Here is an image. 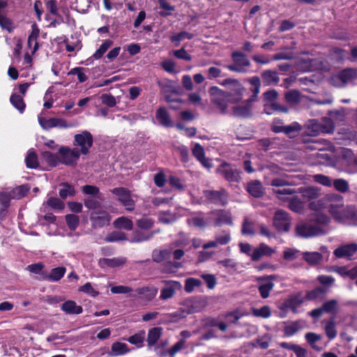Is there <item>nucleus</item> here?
<instances>
[{
  "label": "nucleus",
  "mask_w": 357,
  "mask_h": 357,
  "mask_svg": "<svg viewBox=\"0 0 357 357\" xmlns=\"http://www.w3.org/2000/svg\"><path fill=\"white\" fill-rule=\"evenodd\" d=\"M110 192L114 195L117 200L126 211H132L135 208V200L130 190L123 187H117L110 190Z\"/></svg>",
  "instance_id": "f257e3e1"
},
{
  "label": "nucleus",
  "mask_w": 357,
  "mask_h": 357,
  "mask_svg": "<svg viewBox=\"0 0 357 357\" xmlns=\"http://www.w3.org/2000/svg\"><path fill=\"white\" fill-rule=\"evenodd\" d=\"M221 84L228 88V91L225 92L229 97V102L236 103L242 100L245 88L238 79L227 78L224 79Z\"/></svg>",
  "instance_id": "f03ea898"
},
{
  "label": "nucleus",
  "mask_w": 357,
  "mask_h": 357,
  "mask_svg": "<svg viewBox=\"0 0 357 357\" xmlns=\"http://www.w3.org/2000/svg\"><path fill=\"white\" fill-rule=\"evenodd\" d=\"M211 102L220 109L222 114L227 113V102H229L228 94L218 86H212L209 89Z\"/></svg>",
  "instance_id": "7ed1b4c3"
},
{
  "label": "nucleus",
  "mask_w": 357,
  "mask_h": 357,
  "mask_svg": "<svg viewBox=\"0 0 357 357\" xmlns=\"http://www.w3.org/2000/svg\"><path fill=\"white\" fill-rule=\"evenodd\" d=\"M216 172L229 183H238L241 180V172L226 162H222L217 167Z\"/></svg>",
  "instance_id": "20e7f679"
},
{
  "label": "nucleus",
  "mask_w": 357,
  "mask_h": 357,
  "mask_svg": "<svg viewBox=\"0 0 357 357\" xmlns=\"http://www.w3.org/2000/svg\"><path fill=\"white\" fill-rule=\"evenodd\" d=\"M60 163L67 166H75L80 157V152L77 147L70 149L68 146H61L59 149Z\"/></svg>",
  "instance_id": "39448f33"
},
{
  "label": "nucleus",
  "mask_w": 357,
  "mask_h": 357,
  "mask_svg": "<svg viewBox=\"0 0 357 357\" xmlns=\"http://www.w3.org/2000/svg\"><path fill=\"white\" fill-rule=\"evenodd\" d=\"M231 58L234 64L227 65V69L232 72L245 73L247 72V68L250 67L251 63L247 56L239 51L232 52Z\"/></svg>",
  "instance_id": "423d86ee"
},
{
  "label": "nucleus",
  "mask_w": 357,
  "mask_h": 357,
  "mask_svg": "<svg viewBox=\"0 0 357 357\" xmlns=\"http://www.w3.org/2000/svg\"><path fill=\"white\" fill-rule=\"evenodd\" d=\"M357 77V71L355 68H345L331 79V84L335 87H344L349 82Z\"/></svg>",
  "instance_id": "0eeeda50"
},
{
  "label": "nucleus",
  "mask_w": 357,
  "mask_h": 357,
  "mask_svg": "<svg viewBox=\"0 0 357 357\" xmlns=\"http://www.w3.org/2000/svg\"><path fill=\"white\" fill-rule=\"evenodd\" d=\"M93 138L91 133L87 130L82 131L81 133L76 134L74 136L73 145L80 147L79 152L82 155H88L89 150L92 147Z\"/></svg>",
  "instance_id": "6e6552de"
},
{
  "label": "nucleus",
  "mask_w": 357,
  "mask_h": 357,
  "mask_svg": "<svg viewBox=\"0 0 357 357\" xmlns=\"http://www.w3.org/2000/svg\"><path fill=\"white\" fill-rule=\"evenodd\" d=\"M334 130V124L331 119L326 120V126H322L315 119L309 121L306 125V130L305 133L307 136L315 137L319 133H328L332 132Z\"/></svg>",
  "instance_id": "1a4fd4ad"
},
{
  "label": "nucleus",
  "mask_w": 357,
  "mask_h": 357,
  "mask_svg": "<svg viewBox=\"0 0 357 357\" xmlns=\"http://www.w3.org/2000/svg\"><path fill=\"white\" fill-rule=\"evenodd\" d=\"M291 219L289 213L282 209L275 211L273 225L278 231L287 232L290 229Z\"/></svg>",
  "instance_id": "9d476101"
},
{
  "label": "nucleus",
  "mask_w": 357,
  "mask_h": 357,
  "mask_svg": "<svg viewBox=\"0 0 357 357\" xmlns=\"http://www.w3.org/2000/svg\"><path fill=\"white\" fill-rule=\"evenodd\" d=\"M296 232L298 236L303 238H309L324 234V229L320 226H314L312 222L298 225L296 227Z\"/></svg>",
  "instance_id": "9b49d317"
},
{
  "label": "nucleus",
  "mask_w": 357,
  "mask_h": 357,
  "mask_svg": "<svg viewBox=\"0 0 357 357\" xmlns=\"http://www.w3.org/2000/svg\"><path fill=\"white\" fill-rule=\"evenodd\" d=\"M277 278L275 275H264L257 278V282L259 284L258 290L262 298H267L270 295V291L274 287L273 280Z\"/></svg>",
  "instance_id": "f8f14e48"
},
{
  "label": "nucleus",
  "mask_w": 357,
  "mask_h": 357,
  "mask_svg": "<svg viewBox=\"0 0 357 357\" xmlns=\"http://www.w3.org/2000/svg\"><path fill=\"white\" fill-rule=\"evenodd\" d=\"M90 220L93 229L102 228L109 225L111 215L104 210L93 211L90 213Z\"/></svg>",
  "instance_id": "ddd939ff"
},
{
  "label": "nucleus",
  "mask_w": 357,
  "mask_h": 357,
  "mask_svg": "<svg viewBox=\"0 0 357 357\" xmlns=\"http://www.w3.org/2000/svg\"><path fill=\"white\" fill-rule=\"evenodd\" d=\"M204 195L208 201L216 205L225 206L228 201V194L224 188L220 190H204Z\"/></svg>",
  "instance_id": "4468645a"
},
{
  "label": "nucleus",
  "mask_w": 357,
  "mask_h": 357,
  "mask_svg": "<svg viewBox=\"0 0 357 357\" xmlns=\"http://www.w3.org/2000/svg\"><path fill=\"white\" fill-rule=\"evenodd\" d=\"M209 218L214 220L215 227L222 225H232V217L231 213L225 210H214L209 213Z\"/></svg>",
  "instance_id": "2eb2a0df"
},
{
  "label": "nucleus",
  "mask_w": 357,
  "mask_h": 357,
  "mask_svg": "<svg viewBox=\"0 0 357 357\" xmlns=\"http://www.w3.org/2000/svg\"><path fill=\"white\" fill-rule=\"evenodd\" d=\"M357 252V243L342 245L337 247L333 252L337 258H347L351 259V257Z\"/></svg>",
  "instance_id": "dca6fc26"
},
{
  "label": "nucleus",
  "mask_w": 357,
  "mask_h": 357,
  "mask_svg": "<svg viewBox=\"0 0 357 357\" xmlns=\"http://www.w3.org/2000/svg\"><path fill=\"white\" fill-rule=\"evenodd\" d=\"M302 130V126L298 122H293L290 125L284 126H276L273 128V132L275 133L283 132L290 138L294 137Z\"/></svg>",
  "instance_id": "f3484780"
},
{
  "label": "nucleus",
  "mask_w": 357,
  "mask_h": 357,
  "mask_svg": "<svg viewBox=\"0 0 357 357\" xmlns=\"http://www.w3.org/2000/svg\"><path fill=\"white\" fill-rule=\"evenodd\" d=\"M165 287L162 289L160 298L162 300H167L175 294L176 290L181 289V284L177 281H166Z\"/></svg>",
  "instance_id": "a211bd4d"
},
{
  "label": "nucleus",
  "mask_w": 357,
  "mask_h": 357,
  "mask_svg": "<svg viewBox=\"0 0 357 357\" xmlns=\"http://www.w3.org/2000/svg\"><path fill=\"white\" fill-rule=\"evenodd\" d=\"M262 83L264 86H275L280 82V77L276 71L272 70H265L261 74Z\"/></svg>",
  "instance_id": "6ab92c4d"
},
{
  "label": "nucleus",
  "mask_w": 357,
  "mask_h": 357,
  "mask_svg": "<svg viewBox=\"0 0 357 357\" xmlns=\"http://www.w3.org/2000/svg\"><path fill=\"white\" fill-rule=\"evenodd\" d=\"M248 192L255 198H261L264 195V189L259 180L251 181L246 186Z\"/></svg>",
  "instance_id": "aec40b11"
},
{
  "label": "nucleus",
  "mask_w": 357,
  "mask_h": 357,
  "mask_svg": "<svg viewBox=\"0 0 357 357\" xmlns=\"http://www.w3.org/2000/svg\"><path fill=\"white\" fill-rule=\"evenodd\" d=\"M66 268L64 266H59L52 268L50 273L43 274V280L56 282L59 281L65 275Z\"/></svg>",
  "instance_id": "412c9836"
},
{
  "label": "nucleus",
  "mask_w": 357,
  "mask_h": 357,
  "mask_svg": "<svg viewBox=\"0 0 357 357\" xmlns=\"http://www.w3.org/2000/svg\"><path fill=\"white\" fill-rule=\"evenodd\" d=\"M137 295L147 301H152L158 294V288L153 286L143 287L135 289Z\"/></svg>",
  "instance_id": "4be33fe9"
},
{
  "label": "nucleus",
  "mask_w": 357,
  "mask_h": 357,
  "mask_svg": "<svg viewBox=\"0 0 357 357\" xmlns=\"http://www.w3.org/2000/svg\"><path fill=\"white\" fill-rule=\"evenodd\" d=\"M61 309L67 314H79L83 312V308L81 305H77L74 301H67L64 302Z\"/></svg>",
  "instance_id": "5701e85b"
},
{
  "label": "nucleus",
  "mask_w": 357,
  "mask_h": 357,
  "mask_svg": "<svg viewBox=\"0 0 357 357\" xmlns=\"http://www.w3.org/2000/svg\"><path fill=\"white\" fill-rule=\"evenodd\" d=\"M298 192L307 200L316 199L321 195L320 189L314 186L301 188Z\"/></svg>",
  "instance_id": "b1692460"
},
{
  "label": "nucleus",
  "mask_w": 357,
  "mask_h": 357,
  "mask_svg": "<svg viewBox=\"0 0 357 357\" xmlns=\"http://www.w3.org/2000/svg\"><path fill=\"white\" fill-rule=\"evenodd\" d=\"M155 118L159 121L160 125L164 127L169 128L173 125L168 112L164 107H160L157 109Z\"/></svg>",
  "instance_id": "393cba45"
},
{
  "label": "nucleus",
  "mask_w": 357,
  "mask_h": 357,
  "mask_svg": "<svg viewBox=\"0 0 357 357\" xmlns=\"http://www.w3.org/2000/svg\"><path fill=\"white\" fill-rule=\"evenodd\" d=\"M126 258L125 257H115V258H103L100 259V264L101 266H108L111 268L119 267L126 263Z\"/></svg>",
  "instance_id": "a878e982"
},
{
  "label": "nucleus",
  "mask_w": 357,
  "mask_h": 357,
  "mask_svg": "<svg viewBox=\"0 0 357 357\" xmlns=\"http://www.w3.org/2000/svg\"><path fill=\"white\" fill-rule=\"evenodd\" d=\"M274 112L287 113L289 112V109L287 106L281 105L277 102H273L271 103H265L264 105V112L265 114L271 115Z\"/></svg>",
  "instance_id": "bb28decb"
},
{
  "label": "nucleus",
  "mask_w": 357,
  "mask_h": 357,
  "mask_svg": "<svg viewBox=\"0 0 357 357\" xmlns=\"http://www.w3.org/2000/svg\"><path fill=\"white\" fill-rule=\"evenodd\" d=\"M233 114L236 117L250 118L252 116V107L246 102L243 105L233 107Z\"/></svg>",
  "instance_id": "cd10ccee"
},
{
  "label": "nucleus",
  "mask_w": 357,
  "mask_h": 357,
  "mask_svg": "<svg viewBox=\"0 0 357 357\" xmlns=\"http://www.w3.org/2000/svg\"><path fill=\"white\" fill-rule=\"evenodd\" d=\"M40 30L36 24L32 25V31L29 34L27 40V45L29 47L33 45L32 53L34 54L38 49V43L37 38L39 36Z\"/></svg>",
  "instance_id": "c85d7f7f"
},
{
  "label": "nucleus",
  "mask_w": 357,
  "mask_h": 357,
  "mask_svg": "<svg viewBox=\"0 0 357 357\" xmlns=\"http://www.w3.org/2000/svg\"><path fill=\"white\" fill-rule=\"evenodd\" d=\"M162 328L161 327H154L149 331L146 340L149 347L155 344L162 335Z\"/></svg>",
  "instance_id": "c756f323"
},
{
  "label": "nucleus",
  "mask_w": 357,
  "mask_h": 357,
  "mask_svg": "<svg viewBox=\"0 0 357 357\" xmlns=\"http://www.w3.org/2000/svg\"><path fill=\"white\" fill-rule=\"evenodd\" d=\"M302 96L298 90L291 89L284 93L285 101L292 105H298L301 101Z\"/></svg>",
  "instance_id": "7c9ffc66"
},
{
  "label": "nucleus",
  "mask_w": 357,
  "mask_h": 357,
  "mask_svg": "<svg viewBox=\"0 0 357 357\" xmlns=\"http://www.w3.org/2000/svg\"><path fill=\"white\" fill-rule=\"evenodd\" d=\"M113 225L116 229H123L128 231H130L133 228L132 221L124 216L116 218L114 221Z\"/></svg>",
  "instance_id": "2f4dec72"
},
{
  "label": "nucleus",
  "mask_w": 357,
  "mask_h": 357,
  "mask_svg": "<svg viewBox=\"0 0 357 357\" xmlns=\"http://www.w3.org/2000/svg\"><path fill=\"white\" fill-rule=\"evenodd\" d=\"M172 248L163 249V250H154L152 252V260L156 263H161L164 260L169 257Z\"/></svg>",
  "instance_id": "473e14b6"
},
{
  "label": "nucleus",
  "mask_w": 357,
  "mask_h": 357,
  "mask_svg": "<svg viewBox=\"0 0 357 357\" xmlns=\"http://www.w3.org/2000/svg\"><path fill=\"white\" fill-rule=\"evenodd\" d=\"M304 322L302 320L293 321L287 325L284 328L286 336H292L303 327Z\"/></svg>",
  "instance_id": "72a5a7b5"
},
{
  "label": "nucleus",
  "mask_w": 357,
  "mask_h": 357,
  "mask_svg": "<svg viewBox=\"0 0 357 357\" xmlns=\"http://www.w3.org/2000/svg\"><path fill=\"white\" fill-rule=\"evenodd\" d=\"M303 259L310 265H316L319 264L322 259L323 256L318 252H305L303 254Z\"/></svg>",
  "instance_id": "f704fd0d"
},
{
  "label": "nucleus",
  "mask_w": 357,
  "mask_h": 357,
  "mask_svg": "<svg viewBox=\"0 0 357 357\" xmlns=\"http://www.w3.org/2000/svg\"><path fill=\"white\" fill-rule=\"evenodd\" d=\"M61 188L59 192V195L61 198L66 199L68 197H73L75 194V190L73 185L68 183H61L60 184Z\"/></svg>",
  "instance_id": "c9c22d12"
},
{
  "label": "nucleus",
  "mask_w": 357,
  "mask_h": 357,
  "mask_svg": "<svg viewBox=\"0 0 357 357\" xmlns=\"http://www.w3.org/2000/svg\"><path fill=\"white\" fill-rule=\"evenodd\" d=\"M310 220L312 223H314V226L326 225L329 222V218L323 213H316L310 215Z\"/></svg>",
  "instance_id": "e433bc0d"
},
{
  "label": "nucleus",
  "mask_w": 357,
  "mask_h": 357,
  "mask_svg": "<svg viewBox=\"0 0 357 357\" xmlns=\"http://www.w3.org/2000/svg\"><path fill=\"white\" fill-rule=\"evenodd\" d=\"M305 340L311 346V347L317 351H320L322 348L317 344L316 342L319 341L321 338V336L319 334L309 332L305 335Z\"/></svg>",
  "instance_id": "4c0bfd02"
},
{
  "label": "nucleus",
  "mask_w": 357,
  "mask_h": 357,
  "mask_svg": "<svg viewBox=\"0 0 357 357\" xmlns=\"http://www.w3.org/2000/svg\"><path fill=\"white\" fill-rule=\"evenodd\" d=\"M321 307L326 313L336 314L338 312V302L335 299H332L324 303Z\"/></svg>",
  "instance_id": "58836bf2"
},
{
  "label": "nucleus",
  "mask_w": 357,
  "mask_h": 357,
  "mask_svg": "<svg viewBox=\"0 0 357 357\" xmlns=\"http://www.w3.org/2000/svg\"><path fill=\"white\" fill-rule=\"evenodd\" d=\"M42 159L51 167H56L59 162V155L50 151H43L41 155Z\"/></svg>",
  "instance_id": "ea45409f"
},
{
  "label": "nucleus",
  "mask_w": 357,
  "mask_h": 357,
  "mask_svg": "<svg viewBox=\"0 0 357 357\" xmlns=\"http://www.w3.org/2000/svg\"><path fill=\"white\" fill-rule=\"evenodd\" d=\"M26 165L30 169H36L39 164L38 161V155L33 150H29L25 158Z\"/></svg>",
  "instance_id": "a19ab883"
},
{
  "label": "nucleus",
  "mask_w": 357,
  "mask_h": 357,
  "mask_svg": "<svg viewBox=\"0 0 357 357\" xmlns=\"http://www.w3.org/2000/svg\"><path fill=\"white\" fill-rule=\"evenodd\" d=\"M105 241L107 243H113L121 241H126L127 236L125 233L119 231H114L108 234L105 238Z\"/></svg>",
  "instance_id": "79ce46f5"
},
{
  "label": "nucleus",
  "mask_w": 357,
  "mask_h": 357,
  "mask_svg": "<svg viewBox=\"0 0 357 357\" xmlns=\"http://www.w3.org/2000/svg\"><path fill=\"white\" fill-rule=\"evenodd\" d=\"M215 239L220 245H225L228 244L231 241V234L229 231L221 230L220 231L215 233Z\"/></svg>",
  "instance_id": "37998d69"
},
{
  "label": "nucleus",
  "mask_w": 357,
  "mask_h": 357,
  "mask_svg": "<svg viewBox=\"0 0 357 357\" xmlns=\"http://www.w3.org/2000/svg\"><path fill=\"white\" fill-rule=\"evenodd\" d=\"M29 190L30 187L28 184L19 185L12 190V197L17 199H21L27 195Z\"/></svg>",
  "instance_id": "c03bdc74"
},
{
  "label": "nucleus",
  "mask_w": 357,
  "mask_h": 357,
  "mask_svg": "<svg viewBox=\"0 0 357 357\" xmlns=\"http://www.w3.org/2000/svg\"><path fill=\"white\" fill-rule=\"evenodd\" d=\"M128 351V346L125 343L114 342L112 345L111 354L112 356H119L126 354Z\"/></svg>",
  "instance_id": "a18cd8bd"
},
{
  "label": "nucleus",
  "mask_w": 357,
  "mask_h": 357,
  "mask_svg": "<svg viewBox=\"0 0 357 357\" xmlns=\"http://www.w3.org/2000/svg\"><path fill=\"white\" fill-rule=\"evenodd\" d=\"M10 101L11 104L20 112L22 113L24 111L26 105L24 102L23 98L17 94H13L10 96Z\"/></svg>",
  "instance_id": "49530a36"
},
{
  "label": "nucleus",
  "mask_w": 357,
  "mask_h": 357,
  "mask_svg": "<svg viewBox=\"0 0 357 357\" xmlns=\"http://www.w3.org/2000/svg\"><path fill=\"white\" fill-rule=\"evenodd\" d=\"M289 208L297 213H302L304 211L303 203L297 197L289 200Z\"/></svg>",
  "instance_id": "de8ad7c7"
},
{
  "label": "nucleus",
  "mask_w": 357,
  "mask_h": 357,
  "mask_svg": "<svg viewBox=\"0 0 357 357\" xmlns=\"http://www.w3.org/2000/svg\"><path fill=\"white\" fill-rule=\"evenodd\" d=\"M112 41L110 40H105L103 43L100 46V47L93 54V58L96 60L100 59L107 52V50L112 46Z\"/></svg>",
  "instance_id": "09e8293b"
},
{
  "label": "nucleus",
  "mask_w": 357,
  "mask_h": 357,
  "mask_svg": "<svg viewBox=\"0 0 357 357\" xmlns=\"http://www.w3.org/2000/svg\"><path fill=\"white\" fill-rule=\"evenodd\" d=\"M66 224L70 230H75L79 225V218L75 214H68L65 216Z\"/></svg>",
  "instance_id": "8fccbe9b"
},
{
  "label": "nucleus",
  "mask_w": 357,
  "mask_h": 357,
  "mask_svg": "<svg viewBox=\"0 0 357 357\" xmlns=\"http://www.w3.org/2000/svg\"><path fill=\"white\" fill-rule=\"evenodd\" d=\"M44 266L43 263H36L27 266L26 270L32 273L40 275V280H43V274H46L43 271Z\"/></svg>",
  "instance_id": "3c124183"
},
{
  "label": "nucleus",
  "mask_w": 357,
  "mask_h": 357,
  "mask_svg": "<svg viewBox=\"0 0 357 357\" xmlns=\"http://www.w3.org/2000/svg\"><path fill=\"white\" fill-rule=\"evenodd\" d=\"M176 217L174 213L170 212L162 211L158 215V220L163 224H171L175 222Z\"/></svg>",
  "instance_id": "603ef678"
},
{
  "label": "nucleus",
  "mask_w": 357,
  "mask_h": 357,
  "mask_svg": "<svg viewBox=\"0 0 357 357\" xmlns=\"http://www.w3.org/2000/svg\"><path fill=\"white\" fill-rule=\"evenodd\" d=\"M154 233L155 231H152L149 234L146 235L139 231H135L133 233V238L130 241L132 243H140L148 241L153 236Z\"/></svg>",
  "instance_id": "864d4df0"
},
{
  "label": "nucleus",
  "mask_w": 357,
  "mask_h": 357,
  "mask_svg": "<svg viewBox=\"0 0 357 357\" xmlns=\"http://www.w3.org/2000/svg\"><path fill=\"white\" fill-rule=\"evenodd\" d=\"M0 26L3 29L7 30L9 33H12L15 28L13 22L4 15L0 16Z\"/></svg>",
  "instance_id": "5fc2aeb1"
},
{
  "label": "nucleus",
  "mask_w": 357,
  "mask_h": 357,
  "mask_svg": "<svg viewBox=\"0 0 357 357\" xmlns=\"http://www.w3.org/2000/svg\"><path fill=\"white\" fill-rule=\"evenodd\" d=\"M324 329L326 334L329 339H334L337 336V331L335 329V324L333 319L326 323Z\"/></svg>",
  "instance_id": "6e6d98bb"
},
{
  "label": "nucleus",
  "mask_w": 357,
  "mask_h": 357,
  "mask_svg": "<svg viewBox=\"0 0 357 357\" xmlns=\"http://www.w3.org/2000/svg\"><path fill=\"white\" fill-rule=\"evenodd\" d=\"M325 293L324 289L322 287H316L314 289L311 291H308L306 293L305 299L307 301H314L318 298L322 294Z\"/></svg>",
  "instance_id": "4d7b16f0"
},
{
  "label": "nucleus",
  "mask_w": 357,
  "mask_h": 357,
  "mask_svg": "<svg viewBox=\"0 0 357 357\" xmlns=\"http://www.w3.org/2000/svg\"><path fill=\"white\" fill-rule=\"evenodd\" d=\"M202 285V281L199 279L190 278L185 280V291L188 293L192 292L195 287H200Z\"/></svg>",
  "instance_id": "13d9d810"
},
{
  "label": "nucleus",
  "mask_w": 357,
  "mask_h": 357,
  "mask_svg": "<svg viewBox=\"0 0 357 357\" xmlns=\"http://www.w3.org/2000/svg\"><path fill=\"white\" fill-rule=\"evenodd\" d=\"M136 224L142 229H149L153 227L154 221L151 218L143 217L137 220Z\"/></svg>",
  "instance_id": "bf43d9fd"
},
{
  "label": "nucleus",
  "mask_w": 357,
  "mask_h": 357,
  "mask_svg": "<svg viewBox=\"0 0 357 357\" xmlns=\"http://www.w3.org/2000/svg\"><path fill=\"white\" fill-rule=\"evenodd\" d=\"M47 205L54 210H62L64 208V203L57 197H50L47 199Z\"/></svg>",
  "instance_id": "052dcab7"
},
{
  "label": "nucleus",
  "mask_w": 357,
  "mask_h": 357,
  "mask_svg": "<svg viewBox=\"0 0 357 357\" xmlns=\"http://www.w3.org/2000/svg\"><path fill=\"white\" fill-rule=\"evenodd\" d=\"M333 184L335 188L340 192L344 193L349 190V183L343 178L334 180Z\"/></svg>",
  "instance_id": "680f3d73"
},
{
  "label": "nucleus",
  "mask_w": 357,
  "mask_h": 357,
  "mask_svg": "<svg viewBox=\"0 0 357 357\" xmlns=\"http://www.w3.org/2000/svg\"><path fill=\"white\" fill-rule=\"evenodd\" d=\"M84 206L89 209L98 211L101 210L100 202L94 197H88L84 199Z\"/></svg>",
  "instance_id": "e2e57ef3"
},
{
  "label": "nucleus",
  "mask_w": 357,
  "mask_h": 357,
  "mask_svg": "<svg viewBox=\"0 0 357 357\" xmlns=\"http://www.w3.org/2000/svg\"><path fill=\"white\" fill-rule=\"evenodd\" d=\"M194 310H188L186 311L183 309H180L179 310L174 312L173 313L169 314L168 316L170 318L172 321H177L185 317L188 314L193 313Z\"/></svg>",
  "instance_id": "0e129e2a"
},
{
  "label": "nucleus",
  "mask_w": 357,
  "mask_h": 357,
  "mask_svg": "<svg viewBox=\"0 0 357 357\" xmlns=\"http://www.w3.org/2000/svg\"><path fill=\"white\" fill-rule=\"evenodd\" d=\"M252 313L255 317L262 318H268L271 315L270 307L268 305H264L259 309L253 308Z\"/></svg>",
  "instance_id": "69168bd1"
},
{
  "label": "nucleus",
  "mask_w": 357,
  "mask_h": 357,
  "mask_svg": "<svg viewBox=\"0 0 357 357\" xmlns=\"http://www.w3.org/2000/svg\"><path fill=\"white\" fill-rule=\"evenodd\" d=\"M274 194L277 195V197L281 200H285V195H291L296 194L297 192L293 188H283V189H274Z\"/></svg>",
  "instance_id": "338daca9"
},
{
  "label": "nucleus",
  "mask_w": 357,
  "mask_h": 357,
  "mask_svg": "<svg viewBox=\"0 0 357 357\" xmlns=\"http://www.w3.org/2000/svg\"><path fill=\"white\" fill-rule=\"evenodd\" d=\"M278 93L275 89H269L263 93V99L266 103L275 102Z\"/></svg>",
  "instance_id": "774afa93"
}]
</instances>
